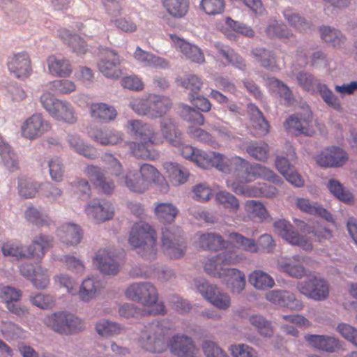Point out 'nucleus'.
Listing matches in <instances>:
<instances>
[{
    "label": "nucleus",
    "mask_w": 357,
    "mask_h": 357,
    "mask_svg": "<svg viewBox=\"0 0 357 357\" xmlns=\"http://www.w3.org/2000/svg\"><path fill=\"white\" fill-rule=\"evenodd\" d=\"M266 299L269 302L281 307H287L291 310L301 311L303 309L302 302L297 299L294 293L275 289L266 294Z\"/></svg>",
    "instance_id": "22"
},
{
    "label": "nucleus",
    "mask_w": 357,
    "mask_h": 357,
    "mask_svg": "<svg viewBox=\"0 0 357 357\" xmlns=\"http://www.w3.org/2000/svg\"><path fill=\"white\" fill-rule=\"evenodd\" d=\"M126 296L144 305H156L157 312H164L165 306L162 302L157 303L158 292L156 287L150 282H135L131 284L126 291Z\"/></svg>",
    "instance_id": "7"
},
{
    "label": "nucleus",
    "mask_w": 357,
    "mask_h": 357,
    "mask_svg": "<svg viewBox=\"0 0 357 357\" xmlns=\"http://www.w3.org/2000/svg\"><path fill=\"white\" fill-rule=\"evenodd\" d=\"M275 231L289 243L301 247L305 250L312 249V243L298 234L294 226L285 220H278L273 224Z\"/></svg>",
    "instance_id": "14"
},
{
    "label": "nucleus",
    "mask_w": 357,
    "mask_h": 357,
    "mask_svg": "<svg viewBox=\"0 0 357 357\" xmlns=\"http://www.w3.org/2000/svg\"><path fill=\"white\" fill-rule=\"evenodd\" d=\"M68 142L70 146L79 154L89 159L97 158L96 149L93 146L84 144L77 135H69L68 136Z\"/></svg>",
    "instance_id": "52"
},
{
    "label": "nucleus",
    "mask_w": 357,
    "mask_h": 357,
    "mask_svg": "<svg viewBox=\"0 0 357 357\" xmlns=\"http://www.w3.org/2000/svg\"><path fill=\"white\" fill-rule=\"evenodd\" d=\"M319 32L321 39L333 47H341L345 43L346 38L341 32L330 26L321 27Z\"/></svg>",
    "instance_id": "51"
},
{
    "label": "nucleus",
    "mask_w": 357,
    "mask_h": 357,
    "mask_svg": "<svg viewBox=\"0 0 357 357\" xmlns=\"http://www.w3.org/2000/svg\"><path fill=\"white\" fill-rule=\"evenodd\" d=\"M4 9L6 13L16 23H22L26 18V10L14 1H8Z\"/></svg>",
    "instance_id": "64"
},
{
    "label": "nucleus",
    "mask_w": 357,
    "mask_h": 357,
    "mask_svg": "<svg viewBox=\"0 0 357 357\" xmlns=\"http://www.w3.org/2000/svg\"><path fill=\"white\" fill-rule=\"evenodd\" d=\"M40 185L31 178H22L18 181V193L24 198L33 197L38 191Z\"/></svg>",
    "instance_id": "61"
},
{
    "label": "nucleus",
    "mask_w": 357,
    "mask_h": 357,
    "mask_svg": "<svg viewBox=\"0 0 357 357\" xmlns=\"http://www.w3.org/2000/svg\"><path fill=\"white\" fill-rule=\"evenodd\" d=\"M179 227L168 226L162 229L161 246L165 253L171 259H178L185 252V245Z\"/></svg>",
    "instance_id": "9"
},
{
    "label": "nucleus",
    "mask_w": 357,
    "mask_h": 357,
    "mask_svg": "<svg viewBox=\"0 0 357 357\" xmlns=\"http://www.w3.org/2000/svg\"><path fill=\"white\" fill-rule=\"evenodd\" d=\"M88 216L98 222H105L113 218L114 209L112 204L105 200L93 199L85 208Z\"/></svg>",
    "instance_id": "24"
},
{
    "label": "nucleus",
    "mask_w": 357,
    "mask_h": 357,
    "mask_svg": "<svg viewBox=\"0 0 357 357\" xmlns=\"http://www.w3.org/2000/svg\"><path fill=\"white\" fill-rule=\"evenodd\" d=\"M228 238L234 243L237 248L250 252H257L259 248L267 252H273L275 247L273 237L268 234H262L259 238L258 245L255 243V240L246 238L236 232L230 233L228 235Z\"/></svg>",
    "instance_id": "10"
},
{
    "label": "nucleus",
    "mask_w": 357,
    "mask_h": 357,
    "mask_svg": "<svg viewBox=\"0 0 357 357\" xmlns=\"http://www.w3.org/2000/svg\"><path fill=\"white\" fill-rule=\"evenodd\" d=\"M249 282L257 289L264 290L275 285L273 278L261 270H255L248 276Z\"/></svg>",
    "instance_id": "49"
},
{
    "label": "nucleus",
    "mask_w": 357,
    "mask_h": 357,
    "mask_svg": "<svg viewBox=\"0 0 357 357\" xmlns=\"http://www.w3.org/2000/svg\"><path fill=\"white\" fill-rule=\"evenodd\" d=\"M22 296V291L9 286L3 287L0 290V298L6 303L10 312H25L26 309L17 307L13 302L18 301Z\"/></svg>",
    "instance_id": "39"
},
{
    "label": "nucleus",
    "mask_w": 357,
    "mask_h": 357,
    "mask_svg": "<svg viewBox=\"0 0 357 357\" xmlns=\"http://www.w3.org/2000/svg\"><path fill=\"white\" fill-rule=\"evenodd\" d=\"M287 158L283 156H278L275 160V167L279 172L282 175H286L287 173L292 169L291 165L289 164V160H294L296 157V153L293 147L290 144H287Z\"/></svg>",
    "instance_id": "62"
},
{
    "label": "nucleus",
    "mask_w": 357,
    "mask_h": 357,
    "mask_svg": "<svg viewBox=\"0 0 357 357\" xmlns=\"http://www.w3.org/2000/svg\"><path fill=\"white\" fill-rule=\"evenodd\" d=\"M89 134L96 142L102 145H114L122 141L121 132L108 128L91 129Z\"/></svg>",
    "instance_id": "37"
},
{
    "label": "nucleus",
    "mask_w": 357,
    "mask_h": 357,
    "mask_svg": "<svg viewBox=\"0 0 357 357\" xmlns=\"http://www.w3.org/2000/svg\"><path fill=\"white\" fill-rule=\"evenodd\" d=\"M96 331L102 337H111L119 335L123 331L121 325L107 319L100 320L96 324Z\"/></svg>",
    "instance_id": "57"
},
{
    "label": "nucleus",
    "mask_w": 357,
    "mask_h": 357,
    "mask_svg": "<svg viewBox=\"0 0 357 357\" xmlns=\"http://www.w3.org/2000/svg\"><path fill=\"white\" fill-rule=\"evenodd\" d=\"M246 151L255 160L266 162L268 158L269 146L265 142H252L247 146Z\"/></svg>",
    "instance_id": "60"
},
{
    "label": "nucleus",
    "mask_w": 357,
    "mask_h": 357,
    "mask_svg": "<svg viewBox=\"0 0 357 357\" xmlns=\"http://www.w3.org/2000/svg\"><path fill=\"white\" fill-rule=\"evenodd\" d=\"M348 160L347 153L336 146L328 147L316 158L317 164L321 167H335L343 165Z\"/></svg>",
    "instance_id": "23"
},
{
    "label": "nucleus",
    "mask_w": 357,
    "mask_h": 357,
    "mask_svg": "<svg viewBox=\"0 0 357 357\" xmlns=\"http://www.w3.org/2000/svg\"><path fill=\"white\" fill-rule=\"evenodd\" d=\"M283 15L288 23L300 32H305L310 27L309 22L292 9H285Z\"/></svg>",
    "instance_id": "58"
},
{
    "label": "nucleus",
    "mask_w": 357,
    "mask_h": 357,
    "mask_svg": "<svg viewBox=\"0 0 357 357\" xmlns=\"http://www.w3.org/2000/svg\"><path fill=\"white\" fill-rule=\"evenodd\" d=\"M84 174L90 179L94 186L107 195L113 192L115 185L112 181L107 178L100 167L96 165H87L84 169Z\"/></svg>",
    "instance_id": "25"
},
{
    "label": "nucleus",
    "mask_w": 357,
    "mask_h": 357,
    "mask_svg": "<svg viewBox=\"0 0 357 357\" xmlns=\"http://www.w3.org/2000/svg\"><path fill=\"white\" fill-rule=\"evenodd\" d=\"M174 328L167 321H158L146 326L142 331L139 342L145 350L161 353L169 347L176 357H196L197 348L192 338L185 334L172 335Z\"/></svg>",
    "instance_id": "1"
},
{
    "label": "nucleus",
    "mask_w": 357,
    "mask_h": 357,
    "mask_svg": "<svg viewBox=\"0 0 357 357\" xmlns=\"http://www.w3.org/2000/svg\"><path fill=\"white\" fill-rule=\"evenodd\" d=\"M45 324L54 331L70 335L84 330V321L75 314H48L45 319Z\"/></svg>",
    "instance_id": "8"
},
{
    "label": "nucleus",
    "mask_w": 357,
    "mask_h": 357,
    "mask_svg": "<svg viewBox=\"0 0 357 357\" xmlns=\"http://www.w3.org/2000/svg\"><path fill=\"white\" fill-rule=\"evenodd\" d=\"M149 117L156 119L166 114L172 106V102L167 96L149 95Z\"/></svg>",
    "instance_id": "31"
},
{
    "label": "nucleus",
    "mask_w": 357,
    "mask_h": 357,
    "mask_svg": "<svg viewBox=\"0 0 357 357\" xmlns=\"http://www.w3.org/2000/svg\"><path fill=\"white\" fill-rule=\"evenodd\" d=\"M225 277L227 278V285L232 293L239 294L245 289V276L241 271L231 268L227 270V274Z\"/></svg>",
    "instance_id": "48"
},
{
    "label": "nucleus",
    "mask_w": 357,
    "mask_h": 357,
    "mask_svg": "<svg viewBox=\"0 0 357 357\" xmlns=\"http://www.w3.org/2000/svg\"><path fill=\"white\" fill-rule=\"evenodd\" d=\"M244 208L251 220L262 222L269 217L268 210L259 201L248 200L244 204Z\"/></svg>",
    "instance_id": "45"
},
{
    "label": "nucleus",
    "mask_w": 357,
    "mask_h": 357,
    "mask_svg": "<svg viewBox=\"0 0 357 357\" xmlns=\"http://www.w3.org/2000/svg\"><path fill=\"white\" fill-rule=\"evenodd\" d=\"M176 48L191 61L201 64L205 61L204 53L197 46L192 45L175 35H170Z\"/></svg>",
    "instance_id": "28"
},
{
    "label": "nucleus",
    "mask_w": 357,
    "mask_h": 357,
    "mask_svg": "<svg viewBox=\"0 0 357 357\" xmlns=\"http://www.w3.org/2000/svg\"><path fill=\"white\" fill-rule=\"evenodd\" d=\"M127 128L130 133L140 142H130L129 147L133 155L138 158L153 160L149 146L163 144V138L160 132L155 131L153 127L140 120H130L128 122Z\"/></svg>",
    "instance_id": "3"
},
{
    "label": "nucleus",
    "mask_w": 357,
    "mask_h": 357,
    "mask_svg": "<svg viewBox=\"0 0 357 357\" xmlns=\"http://www.w3.org/2000/svg\"><path fill=\"white\" fill-rule=\"evenodd\" d=\"M217 202L232 212H236L239 208V202L232 194L227 191H220L215 195Z\"/></svg>",
    "instance_id": "63"
},
{
    "label": "nucleus",
    "mask_w": 357,
    "mask_h": 357,
    "mask_svg": "<svg viewBox=\"0 0 357 357\" xmlns=\"http://www.w3.org/2000/svg\"><path fill=\"white\" fill-rule=\"evenodd\" d=\"M160 135L163 141L167 139L174 146H180L182 143V133L177 128L176 124L171 119H162L160 122Z\"/></svg>",
    "instance_id": "34"
},
{
    "label": "nucleus",
    "mask_w": 357,
    "mask_h": 357,
    "mask_svg": "<svg viewBox=\"0 0 357 357\" xmlns=\"http://www.w3.org/2000/svg\"><path fill=\"white\" fill-rule=\"evenodd\" d=\"M57 236L63 243L75 245L81 241L82 231L77 225L66 223L57 229Z\"/></svg>",
    "instance_id": "32"
},
{
    "label": "nucleus",
    "mask_w": 357,
    "mask_h": 357,
    "mask_svg": "<svg viewBox=\"0 0 357 357\" xmlns=\"http://www.w3.org/2000/svg\"><path fill=\"white\" fill-rule=\"evenodd\" d=\"M187 134L193 139L207 144L213 148H218L220 146L214 137L201 128L190 126L187 129Z\"/></svg>",
    "instance_id": "54"
},
{
    "label": "nucleus",
    "mask_w": 357,
    "mask_h": 357,
    "mask_svg": "<svg viewBox=\"0 0 357 357\" xmlns=\"http://www.w3.org/2000/svg\"><path fill=\"white\" fill-rule=\"evenodd\" d=\"M306 340L312 347L327 352H335L341 347L339 340L333 336L310 335Z\"/></svg>",
    "instance_id": "33"
},
{
    "label": "nucleus",
    "mask_w": 357,
    "mask_h": 357,
    "mask_svg": "<svg viewBox=\"0 0 357 357\" xmlns=\"http://www.w3.org/2000/svg\"><path fill=\"white\" fill-rule=\"evenodd\" d=\"M7 66L10 73L22 80L29 78L33 73L30 56L25 52L14 54L10 56Z\"/></svg>",
    "instance_id": "19"
},
{
    "label": "nucleus",
    "mask_w": 357,
    "mask_h": 357,
    "mask_svg": "<svg viewBox=\"0 0 357 357\" xmlns=\"http://www.w3.org/2000/svg\"><path fill=\"white\" fill-rule=\"evenodd\" d=\"M59 38L77 54H84L88 50L86 43L79 36L72 33L66 29L59 30Z\"/></svg>",
    "instance_id": "36"
},
{
    "label": "nucleus",
    "mask_w": 357,
    "mask_h": 357,
    "mask_svg": "<svg viewBox=\"0 0 357 357\" xmlns=\"http://www.w3.org/2000/svg\"><path fill=\"white\" fill-rule=\"evenodd\" d=\"M245 171L243 170L236 178H228L226 181L227 186L238 195H243L249 197H261V183L246 186L245 184L251 181H244L243 177H245Z\"/></svg>",
    "instance_id": "20"
},
{
    "label": "nucleus",
    "mask_w": 357,
    "mask_h": 357,
    "mask_svg": "<svg viewBox=\"0 0 357 357\" xmlns=\"http://www.w3.org/2000/svg\"><path fill=\"white\" fill-rule=\"evenodd\" d=\"M251 54L261 66L270 70L279 68L276 54L273 51L263 47H255L252 50Z\"/></svg>",
    "instance_id": "42"
},
{
    "label": "nucleus",
    "mask_w": 357,
    "mask_h": 357,
    "mask_svg": "<svg viewBox=\"0 0 357 357\" xmlns=\"http://www.w3.org/2000/svg\"><path fill=\"white\" fill-rule=\"evenodd\" d=\"M284 126L288 132L296 135H304L310 137L315 133L313 116L311 112L291 115L285 121Z\"/></svg>",
    "instance_id": "12"
},
{
    "label": "nucleus",
    "mask_w": 357,
    "mask_h": 357,
    "mask_svg": "<svg viewBox=\"0 0 357 357\" xmlns=\"http://www.w3.org/2000/svg\"><path fill=\"white\" fill-rule=\"evenodd\" d=\"M297 207L302 211L319 216L327 221L333 220L332 215L326 208L317 203H312L308 199L297 198L296 202Z\"/></svg>",
    "instance_id": "40"
},
{
    "label": "nucleus",
    "mask_w": 357,
    "mask_h": 357,
    "mask_svg": "<svg viewBox=\"0 0 357 357\" xmlns=\"http://www.w3.org/2000/svg\"><path fill=\"white\" fill-rule=\"evenodd\" d=\"M52 128L50 123L40 114H33L22 124L20 132L23 137L35 139L41 137Z\"/></svg>",
    "instance_id": "16"
},
{
    "label": "nucleus",
    "mask_w": 357,
    "mask_h": 357,
    "mask_svg": "<svg viewBox=\"0 0 357 357\" xmlns=\"http://www.w3.org/2000/svg\"><path fill=\"white\" fill-rule=\"evenodd\" d=\"M197 288L202 296L215 307L226 310L230 306L231 300L229 295L221 292L215 285L206 282H199Z\"/></svg>",
    "instance_id": "18"
},
{
    "label": "nucleus",
    "mask_w": 357,
    "mask_h": 357,
    "mask_svg": "<svg viewBox=\"0 0 357 357\" xmlns=\"http://www.w3.org/2000/svg\"><path fill=\"white\" fill-rule=\"evenodd\" d=\"M123 60L116 51L109 48L102 49L98 64V69L104 76L118 79L122 75L120 67Z\"/></svg>",
    "instance_id": "13"
},
{
    "label": "nucleus",
    "mask_w": 357,
    "mask_h": 357,
    "mask_svg": "<svg viewBox=\"0 0 357 357\" xmlns=\"http://www.w3.org/2000/svg\"><path fill=\"white\" fill-rule=\"evenodd\" d=\"M133 56L144 66L161 68H167L169 67V63L166 59L144 51L139 47H137Z\"/></svg>",
    "instance_id": "38"
},
{
    "label": "nucleus",
    "mask_w": 357,
    "mask_h": 357,
    "mask_svg": "<svg viewBox=\"0 0 357 357\" xmlns=\"http://www.w3.org/2000/svg\"><path fill=\"white\" fill-rule=\"evenodd\" d=\"M248 109L252 113V127L255 130V135L264 136L269 131V125L262 112L253 104L248 105Z\"/></svg>",
    "instance_id": "47"
},
{
    "label": "nucleus",
    "mask_w": 357,
    "mask_h": 357,
    "mask_svg": "<svg viewBox=\"0 0 357 357\" xmlns=\"http://www.w3.org/2000/svg\"><path fill=\"white\" fill-rule=\"evenodd\" d=\"M20 271L23 276L31 280L36 289H44L50 283L47 270L40 266L33 268L31 264H22L20 267Z\"/></svg>",
    "instance_id": "27"
},
{
    "label": "nucleus",
    "mask_w": 357,
    "mask_h": 357,
    "mask_svg": "<svg viewBox=\"0 0 357 357\" xmlns=\"http://www.w3.org/2000/svg\"><path fill=\"white\" fill-rule=\"evenodd\" d=\"M0 155L5 165L10 170L14 171L18 167L17 156L11 149L10 146L3 139L0 135Z\"/></svg>",
    "instance_id": "56"
},
{
    "label": "nucleus",
    "mask_w": 357,
    "mask_h": 357,
    "mask_svg": "<svg viewBox=\"0 0 357 357\" xmlns=\"http://www.w3.org/2000/svg\"><path fill=\"white\" fill-rule=\"evenodd\" d=\"M139 173L142 178V181H139L136 185H130L139 192H144L148 190L151 183L160 185L162 188L161 190H167L168 186L165 177L153 165L146 163L142 165Z\"/></svg>",
    "instance_id": "17"
},
{
    "label": "nucleus",
    "mask_w": 357,
    "mask_h": 357,
    "mask_svg": "<svg viewBox=\"0 0 357 357\" xmlns=\"http://www.w3.org/2000/svg\"><path fill=\"white\" fill-rule=\"evenodd\" d=\"M101 287L98 280L93 278H87L82 282L78 294L82 301H89L95 298Z\"/></svg>",
    "instance_id": "50"
},
{
    "label": "nucleus",
    "mask_w": 357,
    "mask_h": 357,
    "mask_svg": "<svg viewBox=\"0 0 357 357\" xmlns=\"http://www.w3.org/2000/svg\"><path fill=\"white\" fill-rule=\"evenodd\" d=\"M199 9L206 15L215 16L224 13L226 8L225 0H201Z\"/></svg>",
    "instance_id": "55"
},
{
    "label": "nucleus",
    "mask_w": 357,
    "mask_h": 357,
    "mask_svg": "<svg viewBox=\"0 0 357 357\" xmlns=\"http://www.w3.org/2000/svg\"><path fill=\"white\" fill-rule=\"evenodd\" d=\"M47 65L50 74L54 77H68L73 73L70 61L65 58L51 55L47 59Z\"/></svg>",
    "instance_id": "29"
},
{
    "label": "nucleus",
    "mask_w": 357,
    "mask_h": 357,
    "mask_svg": "<svg viewBox=\"0 0 357 357\" xmlns=\"http://www.w3.org/2000/svg\"><path fill=\"white\" fill-rule=\"evenodd\" d=\"M40 101L49 114L56 121L69 124H73L77 121L76 114L69 102L55 98L49 92L43 93Z\"/></svg>",
    "instance_id": "6"
},
{
    "label": "nucleus",
    "mask_w": 357,
    "mask_h": 357,
    "mask_svg": "<svg viewBox=\"0 0 357 357\" xmlns=\"http://www.w3.org/2000/svg\"><path fill=\"white\" fill-rule=\"evenodd\" d=\"M166 11L174 18L185 17L189 10V0H162Z\"/></svg>",
    "instance_id": "46"
},
{
    "label": "nucleus",
    "mask_w": 357,
    "mask_h": 357,
    "mask_svg": "<svg viewBox=\"0 0 357 357\" xmlns=\"http://www.w3.org/2000/svg\"><path fill=\"white\" fill-rule=\"evenodd\" d=\"M304 259L303 257L296 255L291 258L280 257L278 259V269L295 278H301L305 273L306 270L302 265Z\"/></svg>",
    "instance_id": "26"
},
{
    "label": "nucleus",
    "mask_w": 357,
    "mask_h": 357,
    "mask_svg": "<svg viewBox=\"0 0 357 357\" xmlns=\"http://www.w3.org/2000/svg\"><path fill=\"white\" fill-rule=\"evenodd\" d=\"M215 46L217 50V56L224 58L227 65H232L242 70L245 69V60L230 47L220 44H216Z\"/></svg>",
    "instance_id": "41"
},
{
    "label": "nucleus",
    "mask_w": 357,
    "mask_h": 357,
    "mask_svg": "<svg viewBox=\"0 0 357 357\" xmlns=\"http://www.w3.org/2000/svg\"><path fill=\"white\" fill-rule=\"evenodd\" d=\"M90 113L95 120L101 123H107L115 119L117 112L115 108L103 102L92 103Z\"/></svg>",
    "instance_id": "35"
},
{
    "label": "nucleus",
    "mask_w": 357,
    "mask_h": 357,
    "mask_svg": "<svg viewBox=\"0 0 357 357\" xmlns=\"http://www.w3.org/2000/svg\"><path fill=\"white\" fill-rule=\"evenodd\" d=\"M54 239L49 235L40 234L36 236L31 243L24 248L14 241H7L1 247L4 256H10L16 259H32L40 262L45 252L53 246Z\"/></svg>",
    "instance_id": "4"
},
{
    "label": "nucleus",
    "mask_w": 357,
    "mask_h": 357,
    "mask_svg": "<svg viewBox=\"0 0 357 357\" xmlns=\"http://www.w3.org/2000/svg\"><path fill=\"white\" fill-rule=\"evenodd\" d=\"M199 246L204 250L219 251L229 248L231 241H225L222 236L215 233L203 234L199 238ZM233 244H234L233 243Z\"/></svg>",
    "instance_id": "30"
},
{
    "label": "nucleus",
    "mask_w": 357,
    "mask_h": 357,
    "mask_svg": "<svg viewBox=\"0 0 357 357\" xmlns=\"http://www.w3.org/2000/svg\"><path fill=\"white\" fill-rule=\"evenodd\" d=\"M156 218L163 223H172L178 213V209L169 202L156 203L154 208Z\"/></svg>",
    "instance_id": "43"
},
{
    "label": "nucleus",
    "mask_w": 357,
    "mask_h": 357,
    "mask_svg": "<svg viewBox=\"0 0 357 357\" xmlns=\"http://www.w3.org/2000/svg\"><path fill=\"white\" fill-rule=\"evenodd\" d=\"M119 258L111 250L105 248L97 252L93 262L104 274L115 275L119 270Z\"/></svg>",
    "instance_id": "21"
},
{
    "label": "nucleus",
    "mask_w": 357,
    "mask_h": 357,
    "mask_svg": "<svg viewBox=\"0 0 357 357\" xmlns=\"http://www.w3.org/2000/svg\"><path fill=\"white\" fill-rule=\"evenodd\" d=\"M211 167H214L225 174H229L233 170V178H236L243 170H245L246 176L243 177L244 181H254L257 178H262L274 183L280 182V177L273 170L258 163L250 164L248 160L237 155L227 158L222 153L212 151Z\"/></svg>",
    "instance_id": "2"
},
{
    "label": "nucleus",
    "mask_w": 357,
    "mask_h": 357,
    "mask_svg": "<svg viewBox=\"0 0 357 357\" xmlns=\"http://www.w3.org/2000/svg\"><path fill=\"white\" fill-rule=\"evenodd\" d=\"M238 261L237 255H234L232 253H220L215 256L209 258L204 263V271L210 275L225 278L227 274V266L234 264Z\"/></svg>",
    "instance_id": "15"
},
{
    "label": "nucleus",
    "mask_w": 357,
    "mask_h": 357,
    "mask_svg": "<svg viewBox=\"0 0 357 357\" xmlns=\"http://www.w3.org/2000/svg\"><path fill=\"white\" fill-rule=\"evenodd\" d=\"M266 33L271 38H279L280 40L289 39L293 37L292 31L282 22H271L266 27Z\"/></svg>",
    "instance_id": "53"
},
{
    "label": "nucleus",
    "mask_w": 357,
    "mask_h": 357,
    "mask_svg": "<svg viewBox=\"0 0 357 357\" xmlns=\"http://www.w3.org/2000/svg\"><path fill=\"white\" fill-rule=\"evenodd\" d=\"M129 244L142 257L151 260L157 254V233L149 223L139 221L131 227L128 238Z\"/></svg>",
    "instance_id": "5"
},
{
    "label": "nucleus",
    "mask_w": 357,
    "mask_h": 357,
    "mask_svg": "<svg viewBox=\"0 0 357 357\" xmlns=\"http://www.w3.org/2000/svg\"><path fill=\"white\" fill-rule=\"evenodd\" d=\"M330 192L339 200L347 204H351L354 202L352 193L346 190L343 185L335 179H331L327 185Z\"/></svg>",
    "instance_id": "59"
},
{
    "label": "nucleus",
    "mask_w": 357,
    "mask_h": 357,
    "mask_svg": "<svg viewBox=\"0 0 357 357\" xmlns=\"http://www.w3.org/2000/svg\"><path fill=\"white\" fill-rule=\"evenodd\" d=\"M163 167L174 185L185 183L189 177V172L181 165L172 162H165Z\"/></svg>",
    "instance_id": "44"
},
{
    "label": "nucleus",
    "mask_w": 357,
    "mask_h": 357,
    "mask_svg": "<svg viewBox=\"0 0 357 357\" xmlns=\"http://www.w3.org/2000/svg\"><path fill=\"white\" fill-rule=\"evenodd\" d=\"M298 291L308 298L316 301L326 299L329 294L327 282L321 277L311 275L296 285Z\"/></svg>",
    "instance_id": "11"
}]
</instances>
